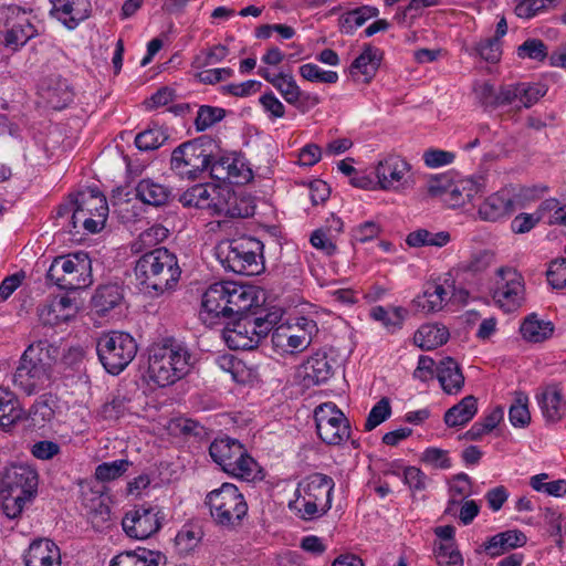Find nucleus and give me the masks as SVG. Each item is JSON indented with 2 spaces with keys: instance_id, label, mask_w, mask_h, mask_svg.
Wrapping results in <instances>:
<instances>
[{
  "instance_id": "nucleus-1",
  "label": "nucleus",
  "mask_w": 566,
  "mask_h": 566,
  "mask_svg": "<svg viewBox=\"0 0 566 566\" xmlns=\"http://www.w3.org/2000/svg\"><path fill=\"white\" fill-rule=\"evenodd\" d=\"M192 355L180 339L167 336L148 348V380L167 387L182 379L191 368Z\"/></svg>"
},
{
  "instance_id": "nucleus-2",
  "label": "nucleus",
  "mask_w": 566,
  "mask_h": 566,
  "mask_svg": "<svg viewBox=\"0 0 566 566\" xmlns=\"http://www.w3.org/2000/svg\"><path fill=\"white\" fill-rule=\"evenodd\" d=\"M140 289L153 296L163 295L175 287L181 275L178 258L167 248L159 247L139 255L134 268Z\"/></svg>"
},
{
  "instance_id": "nucleus-3",
  "label": "nucleus",
  "mask_w": 566,
  "mask_h": 566,
  "mask_svg": "<svg viewBox=\"0 0 566 566\" xmlns=\"http://www.w3.org/2000/svg\"><path fill=\"white\" fill-rule=\"evenodd\" d=\"M39 474L29 464H11L0 481V504L11 520L18 517L24 506L38 493Z\"/></svg>"
},
{
  "instance_id": "nucleus-4",
  "label": "nucleus",
  "mask_w": 566,
  "mask_h": 566,
  "mask_svg": "<svg viewBox=\"0 0 566 566\" xmlns=\"http://www.w3.org/2000/svg\"><path fill=\"white\" fill-rule=\"evenodd\" d=\"M250 306L251 297L244 286L234 282L214 283L202 295L200 318L205 324L214 325L243 313Z\"/></svg>"
},
{
  "instance_id": "nucleus-5",
  "label": "nucleus",
  "mask_w": 566,
  "mask_h": 566,
  "mask_svg": "<svg viewBox=\"0 0 566 566\" xmlns=\"http://www.w3.org/2000/svg\"><path fill=\"white\" fill-rule=\"evenodd\" d=\"M282 316L283 311L274 307L259 316L240 317L222 328L221 337L230 349H253L280 323Z\"/></svg>"
},
{
  "instance_id": "nucleus-6",
  "label": "nucleus",
  "mask_w": 566,
  "mask_h": 566,
  "mask_svg": "<svg viewBox=\"0 0 566 566\" xmlns=\"http://www.w3.org/2000/svg\"><path fill=\"white\" fill-rule=\"evenodd\" d=\"M334 480L323 473H315L298 483L295 495L289 506L305 521L325 515L332 507Z\"/></svg>"
},
{
  "instance_id": "nucleus-7",
  "label": "nucleus",
  "mask_w": 566,
  "mask_h": 566,
  "mask_svg": "<svg viewBox=\"0 0 566 566\" xmlns=\"http://www.w3.org/2000/svg\"><path fill=\"white\" fill-rule=\"evenodd\" d=\"M209 454L227 474L239 480L252 482L261 473L258 462L234 438L224 436L214 439L209 447Z\"/></svg>"
},
{
  "instance_id": "nucleus-8",
  "label": "nucleus",
  "mask_w": 566,
  "mask_h": 566,
  "mask_svg": "<svg viewBox=\"0 0 566 566\" xmlns=\"http://www.w3.org/2000/svg\"><path fill=\"white\" fill-rule=\"evenodd\" d=\"M263 243L252 237H242L222 242L217 248V258L224 269L242 275H255L263 269Z\"/></svg>"
},
{
  "instance_id": "nucleus-9",
  "label": "nucleus",
  "mask_w": 566,
  "mask_h": 566,
  "mask_svg": "<svg viewBox=\"0 0 566 566\" xmlns=\"http://www.w3.org/2000/svg\"><path fill=\"white\" fill-rule=\"evenodd\" d=\"M212 521L220 527L234 530L242 524L248 514V503L238 486L223 483L210 491L205 500Z\"/></svg>"
},
{
  "instance_id": "nucleus-10",
  "label": "nucleus",
  "mask_w": 566,
  "mask_h": 566,
  "mask_svg": "<svg viewBox=\"0 0 566 566\" xmlns=\"http://www.w3.org/2000/svg\"><path fill=\"white\" fill-rule=\"evenodd\" d=\"M218 146L209 136H201L176 147L171 154L170 168L181 178L195 179L210 169L213 151Z\"/></svg>"
},
{
  "instance_id": "nucleus-11",
  "label": "nucleus",
  "mask_w": 566,
  "mask_h": 566,
  "mask_svg": "<svg viewBox=\"0 0 566 566\" xmlns=\"http://www.w3.org/2000/svg\"><path fill=\"white\" fill-rule=\"evenodd\" d=\"M92 262L86 252L78 251L56 256L51 263L46 280L62 290L75 291L92 283Z\"/></svg>"
},
{
  "instance_id": "nucleus-12",
  "label": "nucleus",
  "mask_w": 566,
  "mask_h": 566,
  "mask_svg": "<svg viewBox=\"0 0 566 566\" xmlns=\"http://www.w3.org/2000/svg\"><path fill=\"white\" fill-rule=\"evenodd\" d=\"M96 353L106 371L118 375L135 358L137 344L128 333L109 332L98 337Z\"/></svg>"
},
{
  "instance_id": "nucleus-13",
  "label": "nucleus",
  "mask_w": 566,
  "mask_h": 566,
  "mask_svg": "<svg viewBox=\"0 0 566 566\" xmlns=\"http://www.w3.org/2000/svg\"><path fill=\"white\" fill-rule=\"evenodd\" d=\"M39 34L25 11L19 7L0 8V36L6 48L18 51Z\"/></svg>"
},
{
  "instance_id": "nucleus-14",
  "label": "nucleus",
  "mask_w": 566,
  "mask_h": 566,
  "mask_svg": "<svg viewBox=\"0 0 566 566\" xmlns=\"http://www.w3.org/2000/svg\"><path fill=\"white\" fill-rule=\"evenodd\" d=\"M166 518L157 505H135L122 520L124 532L132 538L146 539L156 534Z\"/></svg>"
},
{
  "instance_id": "nucleus-15",
  "label": "nucleus",
  "mask_w": 566,
  "mask_h": 566,
  "mask_svg": "<svg viewBox=\"0 0 566 566\" xmlns=\"http://www.w3.org/2000/svg\"><path fill=\"white\" fill-rule=\"evenodd\" d=\"M522 275L512 268H500L492 289L494 302L506 313L515 311L523 301Z\"/></svg>"
},
{
  "instance_id": "nucleus-16",
  "label": "nucleus",
  "mask_w": 566,
  "mask_h": 566,
  "mask_svg": "<svg viewBox=\"0 0 566 566\" xmlns=\"http://www.w3.org/2000/svg\"><path fill=\"white\" fill-rule=\"evenodd\" d=\"M54 380L53 371L43 368V365L31 361L23 355L12 375L13 386L27 396L36 395L51 388Z\"/></svg>"
},
{
  "instance_id": "nucleus-17",
  "label": "nucleus",
  "mask_w": 566,
  "mask_h": 566,
  "mask_svg": "<svg viewBox=\"0 0 566 566\" xmlns=\"http://www.w3.org/2000/svg\"><path fill=\"white\" fill-rule=\"evenodd\" d=\"M67 203L61 205L56 212L57 224L70 234H81V228L86 233H97L101 229V222L88 217L74 196L70 197Z\"/></svg>"
},
{
  "instance_id": "nucleus-18",
  "label": "nucleus",
  "mask_w": 566,
  "mask_h": 566,
  "mask_svg": "<svg viewBox=\"0 0 566 566\" xmlns=\"http://www.w3.org/2000/svg\"><path fill=\"white\" fill-rule=\"evenodd\" d=\"M410 164L399 155H388L376 166V176L382 190H398L408 184Z\"/></svg>"
},
{
  "instance_id": "nucleus-19",
  "label": "nucleus",
  "mask_w": 566,
  "mask_h": 566,
  "mask_svg": "<svg viewBox=\"0 0 566 566\" xmlns=\"http://www.w3.org/2000/svg\"><path fill=\"white\" fill-rule=\"evenodd\" d=\"M211 178L233 185H243L253 178L252 170L235 156H219L213 154L210 165Z\"/></svg>"
},
{
  "instance_id": "nucleus-20",
  "label": "nucleus",
  "mask_w": 566,
  "mask_h": 566,
  "mask_svg": "<svg viewBox=\"0 0 566 566\" xmlns=\"http://www.w3.org/2000/svg\"><path fill=\"white\" fill-rule=\"evenodd\" d=\"M179 201L185 207L198 209H211L213 213L221 216L222 201L220 199V188L210 184H198L187 189Z\"/></svg>"
},
{
  "instance_id": "nucleus-21",
  "label": "nucleus",
  "mask_w": 566,
  "mask_h": 566,
  "mask_svg": "<svg viewBox=\"0 0 566 566\" xmlns=\"http://www.w3.org/2000/svg\"><path fill=\"white\" fill-rule=\"evenodd\" d=\"M520 200L507 189H502L490 197L479 208V216L484 221H497L516 210Z\"/></svg>"
},
{
  "instance_id": "nucleus-22",
  "label": "nucleus",
  "mask_w": 566,
  "mask_h": 566,
  "mask_svg": "<svg viewBox=\"0 0 566 566\" xmlns=\"http://www.w3.org/2000/svg\"><path fill=\"white\" fill-rule=\"evenodd\" d=\"M25 566H61L60 547L49 538L31 542L23 554Z\"/></svg>"
},
{
  "instance_id": "nucleus-23",
  "label": "nucleus",
  "mask_w": 566,
  "mask_h": 566,
  "mask_svg": "<svg viewBox=\"0 0 566 566\" xmlns=\"http://www.w3.org/2000/svg\"><path fill=\"white\" fill-rule=\"evenodd\" d=\"M454 532L455 530L451 525L436 528V535L443 541L434 548L439 566H463V558L453 542Z\"/></svg>"
},
{
  "instance_id": "nucleus-24",
  "label": "nucleus",
  "mask_w": 566,
  "mask_h": 566,
  "mask_svg": "<svg viewBox=\"0 0 566 566\" xmlns=\"http://www.w3.org/2000/svg\"><path fill=\"white\" fill-rule=\"evenodd\" d=\"M57 19L70 30L75 29L90 13L88 0H50Z\"/></svg>"
},
{
  "instance_id": "nucleus-25",
  "label": "nucleus",
  "mask_w": 566,
  "mask_h": 566,
  "mask_svg": "<svg viewBox=\"0 0 566 566\" xmlns=\"http://www.w3.org/2000/svg\"><path fill=\"white\" fill-rule=\"evenodd\" d=\"M41 88L45 94L48 103L54 109L66 107L74 97V93L66 80L57 74H52L41 82Z\"/></svg>"
},
{
  "instance_id": "nucleus-26",
  "label": "nucleus",
  "mask_w": 566,
  "mask_h": 566,
  "mask_svg": "<svg viewBox=\"0 0 566 566\" xmlns=\"http://www.w3.org/2000/svg\"><path fill=\"white\" fill-rule=\"evenodd\" d=\"M304 380L312 385L326 382L334 374V360L325 352H316L302 365Z\"/></svg>"
},
{
  "instance_id": "nucleus-27",
  "label": "nucleus",
  "mask_w": 566,
  "mask_h": 566,
  "mask_svg": "<svg viewBox=\"0 0 566 566\" xmlns=\"http://www.w3.org/2000/svg\"><path fill=\"white\" fill-rule=\"evenodd\" d=\"M484 192L483 179L464 178L451 185L446 203L457 208L471 202Z\"/></svg>"
},
{
  "instance_id": "nucleus-28",
  "label": "nucleus",
  "mask_w": 566,
  "mask_h": 566,
  "mask_svg": "<svg viewBox=\"0 0 566 566\" xmlns=\"http://www.w3.org/2000/svg\"><path fill=\"white\" fill-rule=\"evenodd\" d=\"M527 537L520 530H507L490 537L483 544V551L490 557H496L510 549L522 547L526 544Z\"/></svg>"
},
{
  "instance_id": "nucleus-29",
  "label": "nucleus",
  "mask_w": 566,
  "mask_h": 566,
  "mask_svg": "<svg viewBox=\"0 0 566 566\" xmlns=\"http://www.w3.org/2000/svg\"><path fill=\"white\" fill-rule=\"evenodd\" d=\"M271 340L275 348L285 353H294L295 350H303L311 344V336L301 331L298 334L292 333L290 326L273 327Z\"/></svg>"
},
{
  "instance_id": "nucleus-30",
  "label": "nucleus",
  "mask_w": 566,
  "mask_h": 566,
  "mask_svg": "<svg viewBox=\"0 0 566 566\" xmlns=\"http://www.w3.org/2000/svg\"><path fill=\"white\" fill-rule=\"evenodd\" d=\"M73 314V302L67 296L54 297L39 310L41 322L50 326L69 321Z\"/></svg>"
},
{
  "instance_id": "nucleus-31",
  "label": "nucleus",
  "mask_w": 566,
  "mask_h": 566,
  "mask_svg": "<svg viewBox=\"0 0 566 566\" xmlns=\"http://www.w3.org/2000/svg\"><path fill=\"white\" fill-rule=\"evenodd\" d=\"M536 399L546 421L557 422L562 419L565 403L562 390L556 385L545 387Z\"/></svg>"
},
{
  "instance_id": "nucleus-32",
  "label": "nucleus",
  "mask_w": 566,
  "mask_h": 566,
  "mask_svg": "<svg viewBox=\"0 0 566 566\" xmlns=\"http://www.w3.org/2000/svg\"><path fill=\"white\" fill-rule=\"evenodd\" d=\"M437 377L443 391L449 395L458 394L464 385V376L458 363L451 357L440 360Z\"/></svg>"
},
{
  "instance_id": "nucleus-33",
  "label": "nucleus",
  "mask_w": 566,
  "mask_h": 566,
  "mask_svg": "<svg viewBox=\"0 0 566 566\" xmlns=\"http://www.w3.org/2000/svg\"><path fill=\"white\" fill-rule=\"evenodd\" d=\"M449 300V291L437 282H428L422 295L417 296L413 303L426 313L439 312L443 308Z\"/></svg>"
},
{
  "instance_id": "nucleus-34",
  "label": "nucleus",
  "mask_w": 566,
  "mask_h": 566,
  "mask_svg": "<svg viewBox=\"0 0 566 566\" xmlns=\"http://www.w3.org/2000/svg\"><path fill=\"white\" fill-rule=\"evenodd\" d=\"M77 205H81L85 213L101 222V229L104 228L108 216V205L104 195L96 190L82 191L74 196Z\"/></svg>"
},
{
  "instance_id": "nucleus-35",
  "label": "nucleus",
  "mask_w": 566,
  "mask_h": 566,
  "mask_svg": "<svg viewBox=\"0 0 566 566\" xmlns=\"http://www.w3.org/2000/svg\"><path fill=\"white\" fill-rule=\"evenodd\" d=\"M22 355L38 365L43 364V368L54 373L53 366L60 355V348L48 339H40L30 344Z\"/></svg>"
},
{
  "instance_id": "nucleus-36",
  "label": "nucleus",
  "mask_w": 566,
  "mask_h": 566,
  "mask_svg": "<svg viewBox=\"0 0 566 566\" xmlns=\"http://www.w3.org/2000/svg\"><path fill=\"white\" fill-rule=\"evenodd\" d=\"M136 197L144 203L160 207L168 202L171 191L168 187L154 181L142 179L136 186Z\"/></svg>"
},
{
  "instance_id": "nucleus-37",
  "label": "nucleus",
  "mask_w": 566,
  "mask_h": 566,
  "mask_svg": "<svg viewBox=\"0 0 566 566\" xmlns=\"http://www.w3.org/2000/svg\"><path fill=\"white\" fill-rule=\"evenodd\" d=\"M478 412V401L474 396L462 398L457 405L448 409L443 420L448 427H463L470 422Z\"/></svg>"
},
{
  "instance_id": "nucleus-38",
  "label": "nucleus",
  "mask_w": 566,
  "mask_h": 566,
  "mask_svg": "<svg viewBox=\"0 0 566 566\" xmlns=\"http://www.w3.org/2000/svg\"><path fill=\"white\" fill-rule=\"evenodd\" d=\"M449 331L440 324L422 325L415 334V344L423 350H431L446 344L449 339Z\"/></svg>"
},
{
  "instance_id": "nucleus-39",
  "label": "nucleus",
  "mask_w": 566,
  "mask_h": 566,
  "mask_svg": "<svg viewBox=\"0 0 566 566\" xmlns=\"http://www.w3.org/2000/svg\"><path fill=\"white\" fill-rule=\"evenodd\" d=\"M380 51L379 49L367 44L363 52L353 61L349 72L352 75L363 74L366 81L373 78L380 65Z\"/></svg>"
},
{
  "instance_id": "nucleus-40",
  "label": "nucleus",
  "mask_w": 566,
  "mask_h": 566,
  "mask_svg": "<svg viewBox=\"0 0 566 566\" xmlns=\"http://www.w3.org/2000/svg\"><path fill=\"white\" fill-rule=\"evenodd\" d=\"M123 301V291L118 284H106L99 286L93 297L92 306L96 313L105 315Z\"/></svg>"
},
{
  "instance_id": "nucleus-41",
  "label": "nucleus",
  "mask_w": 566,
  "mask_h": 566,
  "mask_svg": "<svg viewBox=\"0 0 566 566\" xmlns=\"http://www.w3.org/2000/svg\"><path fill=\"white\" fill-rule=\"evenodd\" d=\"M169 234L168 229L161 224H154L150 228L144 230L136 240L130 244V250L134 254H145L149 251L158 249L157 247L163 242Z\"/></svg>"
},
{
  "instance_id": "nucleus-42",
  "label": "nucleus",
  "mask_w": 566,
  "mask_h": 566,
  "mask_svg": "<svg viewBox=\"0 0 566 566\" xmlns=\"http://www.w3.org/2000/svg\"><path fill=\"white\" fill-rule=\"evenodd\" d=\"M316 431L321 440L329 446H339L350 437L349 421L344 412L339 418L332 419L327 423V428H319Z\"/></svg>"
},
{
  "instance_id": "nucleus-43",
  "label": "nucleus",
  "mask_w": 566,
  "mask_h": 566,
  "mask_svg": "<svg viewBox=\"0 0 566 566\" xmlns=\"http://www.w3.org/2000/svg\"><path fill=\"white\" fill-rule=\"evenodd\" d=\"M520 331L526 340L541 343L552 336L554 325L551 322L541 321L535 314H532L524 319Z\"/></svg>"
},
{
  "instance_id": "nucleus-44",
  "label": "nucleus",
  "mask_w": 566,
  "mask_h": 566,
  "mask_svg": "<svg viewBox=\"0 0 566 566\" xmlns=\"http://www.w3.org/2000/svg\"><path fill=\"white\" fill-rule=\"evenodd\" d=\"M451 240L450 233L447 231L430 232L427 229H418L410 232L406 238V243L412 248L437 247L442 248Z\"/></svg>"
},
{
  "instance_id": "nucleus-45",
  "label": "nucleus",
  "mask_w": 566,
  "mask_h": 566,
  "mask_svg": "<svg viewBox=\"0 0 566 566\" xmlns=\"http://www.w3.org/2000/svg\"><path fill=\"white\" fill-rule=\"evenodd\" d=\"M494 262V254L489 250H481L472 254L470 260L461 263L457 269V275L468 281L470 275L484 272Z\"/></svg>"
},
{
  "instance_id": "nucleus-46",
  "label": "nucleus",
  "mask_w": 566,
  "mask_h": 566,
  "mask_svg": "<svg viewBox=\"0 0 566 566\" xmlns=\"http://www.w3.org/2000/svg\"><path fill=\"white\" fill-rule=\"evenodd\" d=\"M21 413L17 396L8 389L0 388V427L10 428L21 418Z\"/></svg>"
},
{
  "instance_id": "nucleus-47",
  "label": "nucleus",
  "mask_w": 566,
  "mask_h": 566,
  "mask_svg": "<svg viewBox=\"0 0 566 566\" xmlns=\"http://www.w3.org/2000/svg\"><path fill=\"white\" fill-rule=\"evenodd\" d=\"M168 138L169 135L166 128L154 125L148 129L137 134L135 137V145L139 150H154L163 146Z\"/></svg>"
},
{
  "instance_id": "nucleus-48",
  "label": "nucleus",
  "mask_w": 566,
  "mask_h": 566,
  "mask_svg": "<svg viewBox=\"0 0 566 566\" xmlns=\"http://www.w3.org/2000/svg\"><path fill=\"white\" fill-rule=\"evenodd\" d=\"M203 532L197 524H185L175 537L176 546L182 554L193 551L201 542Z\"/></svg>"
},
{
  "instance_id": "nucleus-49",
  "label": "nucleus",
  "mask_w": 566,
  "mask_h": 566,
  "mask_svg": "<svg viewBox=\"0 0 566 566\" xmlns=\"http://www.w3.org/2000/svg\"><path fill=\"white\" fill-rule=\"evenodd\" d=\"M406 314L407 311L402 307L386 310L382 306H375L370 310V316L391 332L401 328Z\"/></svg>"
},
{
  "instance_id": "nucleus-50",
  "label": "nucleus",
  "mask_w": 566,
  "mask_h": 566,
  "mask_svg": "<svg viewBox=\"0 0 566 566\" xmlns=\"http://www.w3.org/2000/svg\"><path fill=\"white\" fill-rule=\"evenodd\" d=\"M273 86L280 92L286 103L294 106L305 96L290 73H279V78Z\"/></svg>"
},
{
  "instance_id": "nucleus-51",
  "label": "nucleus",
  "mask_w": 566,
  "mask_h": 566,
  "mask_svg": "<svg viewBox=\"0 0 566 566\" xmlns=\"http://www.w3.org/2000/svg\"><path fill=\"white\" fill-rule=\"evenodd\" d=\"M130 464L132 463L125 459H119L112 462H103L96 467L95 478L101 482H111L117 480L127 472Z\"/></svg>"
},
{
  "instance_id": "nucleus-52",
  "label": "nucleus",
  "mask_w": 566,
  "mask_h": 566,
  "mask_svg": "<svg viewBox=\"0 0 566 566\" xmlns=\"http://www.w3.org/2000/svg\"><path fill=\"white\" fill-rule=\"evenodd\" d=\"M134 566H165L166 557L159 551L138 547L134 551H125Z\"/></svg>"
},
{
  "instance_id": "nucleus-53",
  "label": "nucleus",
  "mask_w": 566,
  "mask_h": 566,
  "mask_svg": "<svg viewBox=\"0 0 566 566\" xmlns=\"http://www.w3.org/2000/svg\"><path fill=\"white\" fill-rule=\"evenodd\" d=\"M557 0H515L514 13L521 19H532L555 7Z\"/></svg>"
},
{
  "instance_id": "nucleus-54",
  "label": "nucleus",
  "mask_w": 566,
  "mask_h": 566,
  "mask_svg": "<svg viewBox=\"0 0 566 566\" xmlns=\"http://www.w3.org/2000/svg\"><path fill=\"white\" fill-rule=\"evenodd\" d=\"M90 504H85L87 507L88 518L95 528H104L111 521V509L104 503L102 496H94L90 500Z\"/></svg>"
},
{
  "instance_id": "nucleus-55",
  "label": "nucleus",
  "mask_w": 566,
  "mask_h": 566,
  "mask_svg": "<svg viewBox=\"0 0 566 566\" xmlns=\"http://www.w3.org/2000/svg\"><path fill=\"white\" fill-rule=\"evenodd\" d=\"M226 116V111L221 107H214L209 105H202L197 112L195 119V126L198 132H203L222 120Z\"/></svg>"
},
{
  "instance_id": "nucleus-56",
  "label": "nucleus",
  "mask_w": 566,
  "mask_h": 566,
  "mask_svg": "<svg viewBox=\"0 0 566 566\" xmlns=\"http://www.w3.org/2000/svg\"><path fill=\"white\" fill-rule=\"evenodd\" d=\"M528 398L526 395L518 392L514 403L509 409V419L514 427H525L531 421V413L527 408Z\"/></svg>"
},
{
  "instance_id": "nucleus-57",
  "label": "nucleus",
  "mask_w": 566,
  "mask_h": 566,
  "mask_svg": "<svg viewBox=\"0 0 566 566\" xmlns=\"http://www.w3.org/2000/svg\"><path fill=\"white\" fill-rule=\"evenodd\" d=\"M300 75L310 82L334 84L338 81V74L335 71H324L314 63H306L300 66Z\"/></svg>"
},
{
  "instance_id": "nucleus-58",
  "label": "nucleus",
  "mask_w": 566,
  "mask_h": 566,
  "mask_svg": "<svg viewBox=\"0 0 566 566\" xmlns=\"http://www.w3.org/2000/svg\"><path fill=\"white\" fill-rule=\"evenodd\" d=\"M127 411V399L124 396H114L105 401L98 410V416L103 420L115 421L123 417Z\"/></svg>"
},
{
  "instance_id": "nucleus-59",
  "label": "nucleus",
  "mask_w": 566,
  "mask_h": 566,
  "mask_svg": "<svg viewBox=\"0 0 566 566\" xmlns=\"http://www.w3.org/2000/svg\"><path fill=\"white\" fill-rule=\"evenodd\" d=\"M470 484L471 480L467 473H459L453 476L449 486L450 500L447 511H450L451 506L459 504L462 497L471 494Z\"/></svg>"
},
{
  "instance_id": "nucleus-60",
  "label": "nucleus",
  "mask_w": 566,
  "mask_h": 566,
  "mask_svg": "<svg viewBox=\"0 0 566 566\" xmlns=\"http://www.w3.org/2000/svg\"><path fill=\"white\" fill-rule=\"evenodd\" d=\"M56 400L51 394H44L36 399L31 407L33 421L40 419L43 422L51 421L54 418V408Z\"/></svg>"
},
{
  "instance_id": "nucleus-61",
  "label": "nucleus",
  "mask_w": 566,
  "mask_h": 566,
  "mask_svg": "<svg viewBox=\"0 0 566 566\" xmlns=\"http://www.w3.org/2000/svg\"><path fill=\"white\" fill-rule=\"evenodd\" d=\"M223 210L221 214L229 216L231 218H248L254 214V206H251L243 199H239L232 195L228 201L222 202Z\"/></svg>"
},
{
  "instance_id": "nucleus-62",
  "label": "nucleus",
  "mask_w": 566,
  "mask_h": 566,
  "mask_svg": "<svg viewBox=\"0 0 566 566\" xmlns=\"http://www.w3.org/2000/svg\"><path fill=\"white\" fill-rule=\"evenodd\" d=\"M517 56L543 61L547 57V46L539 39H527L517 48Z\"/></svg>"
},
{
  "instance_id": "nucleus-63",
  "label": "nucleus",
  "mask_w": 566,
  "mask_h": 566,
  "mask_svg": "<svg viewBox=\"0 0 566 566\" xmlns=\"http://www.w3.org/2000/svg\"><path fill=\"white\" fill-rule=\"evenodd\" d=\"M391 415V407L388 398H381L369 411L365 422V430L371 431Z\"/></svg>"
},
{
  "instance_id": "nucleus-64",
  "label": "nucleus",
  "mask_w": 566,
  "mask_h": 566,
  "mask_svg": "<svg viewBox=\"0 0 566 566\" xmlns=\"http://www.w3.org/2000/svg\"><path fill=\"white\" fill-rule=\"evenodd\" d=\"M548 283L557 290L566 287V259H556L551 262L547 270Z\"/></svg>"
}]
</instances>
